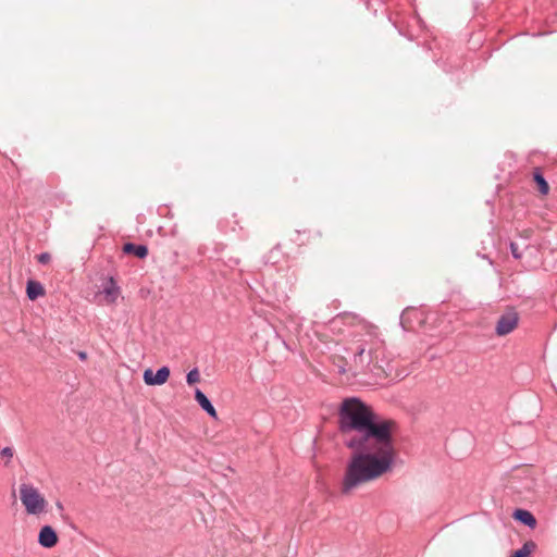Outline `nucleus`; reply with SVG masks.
I'll list each match as a JSON object with an SVG mask.
<instances>
[{
  "label": "nucleus",
  "instance_id": "obj_6",
  "mask_svg": "<svg viewBox=\"0 0 557 557\" xmlns=\"http://www.w3.org/2000/svg\"><path fill=\"white\" fill-rule=\"evenodd\" d=\"M518 322L519 315H500L495 327V333L498 336H505L515 330Z\"/></svg>",
  "mask_w": 557,
  "mask_h": 557
},
{
  "label": "nucleus",
  "instance_id": "obj_19",
  "mask_svg": "<svg viewBox=\"0 0 557 557\" xmlns=\"http://www.w3.org/2000/svg\"><path fill=\"white\" fill-rule=\"evenodd\" d=\"M363 354H364V347L359 346L357 351L355 352V359H357L358 357H361Z\"/></svg>",
  "mask_w": 557,
  "mask_h": 557
},
{
  "label": "nucleus",
  "instance_id": "obj_18",
  "mask_svg": "<svg viewBox=\"0 0 557 557\" xmlns=\"http://www.w3.org/2000/svg\"><path fill=\"white\" fill-rule=\"evenodd\" d=\"M510 250H511L512 256H513L516 259L521 258V252L519 251V249H518V245H517L516 243H511V244H510Z\"/></svg>",
  "mask_w": 557,
  "mask_h": 557
},
{
  "label": "nucleus",
  "instance_id": "obj_7",
  "mask_svg": "<svg viewBox=\"0 0 557 557\" xmlns=\"http://www.w3.org/2000/svg\"><path fill=\"white\" fill-rule=\"evenodd\" d=\"M38 543L44 548H51L58 543V534L51 525H44L38 534Z\"/></svg>",
  "mask_w": 557,
  "mask_h": 557
},
{
  "label": "nucleus",
  "instance_id": "obj_21",
  "mask_svg": "<svg viewBox=\"0 0 557 557\" xmlns=\"http://www.w3.org/2000/svg\"><path fill=\"white\" fill-rule=\"evenodd\" d=\"M454 438H455V436H453V437H450V438L448 440V444H449V445L453 443Z\"/></svg>",
  "mask_w": 557,
  "mask_h": 557
},
{
  "label": "nucleus",
  "instance_id": "obj_1",
  "mask_svg": "<svg viewBox=\"0 0 557 557\" xmlns=\"http://www.w3.org/2000/svg\"><path fill=\"white\" fill-rule=\"evenodd\" d=\"M394 422L381 418L358 397L345 398L338 409V430L346 447L392 441Z\"/></svg>",
  "mask_w": 557,
  "mask_h": 557
},
{
  "label": "nucleus",
  "instance_id": "obj_11",
  "mask_svg": "<svg viewBox=\"0 0 557 557\" xmlns=\"http://www.w3.org/2000/svg\"><path fill=\"white\" fill-rule=\"evenodd\" d=\"M123 251L126 253H133L136 257L143 259L148 255V248L145 245H135L133 243H127L123 247Z\"/></svg>",
  "mask_w": 557,
  "mask_h": 557
},
{
  "label": "nucleus",
  "instance_id": "obj_20",
  "mask_svg": "<svg viewBox=\"0 0 557 557\" xmlns=\"http://www.w3.org/2000/svg\"><path fill=\"white\" fill-rule=\"evenodd\" d=\"M77 356H78L79 360H82V361L87 359V352L86 351H79L77 354Z\"/></svg>",
  "mask_w": 557,
  "mask_h": 557
},
{
  "label": "nucleus",
  "instance_id": "obj_5",
  "mask_svg": "<svg viewBox=\"0 0 557 557\" xmlns=\"http://www.w3.org/2000/svg\"><path fill=\"white\" fill-rule=\"evenodd\" d=\"M399 324L407 332H421L423 330V315H399Z\"/></svg>",
  "mask_w": 557,
  "mask_h": 557
},
{
  "label": "nucleus",
  "instance_id": "obj_13",
  "mask_svg": "<svg viewBox=\"0 0 557 557\" xmlns=\"http://www.w3.org/2000/svg\"><path fill=\"white\" fill-rule=\"evenodd\" d=\"M535 546L536 545L534 542L528 541L522 545L521 548L515 550L509 557H530Z\"/></svg>",
  "mask_w": 557,
  "mask_h": 557
},
{
  "label": "nucleus",
  "instance_id": "obj_2",
  "mask_svg": "<svg viewBox=\"0 0 557 557\" xmlns=\"http://www.w3.org/2000/svg\"><path fill=\"white\" fill-rule=\"evenodd\" d=\"M348 448L352 450V454L342 481L344 494L377 479L386 473L394 463L393 440L381 444L369 443Z\"/></svg>",
  "mask_w": 557,
  "mask_h": 557
},
{
  "label": "nucleus",
  "instance_id": "obj_16",
  "mask_svg": "<svg viewBox=\"0 0 557 557\" xmlns=\"http://www.w3.org/2000/svg\"><path fill=\"white\" fill-rule=\"evenodd\" d=\"M0 455L5 458V466H8L13 456H14V449L10 446H7V447H3V448H0Z\"/></svg>",
  "mask_w": 557,
  "mask_h": 557
},
{
  "label": "nucleus",
  "instance_id": "obj_14",
  "mask_svg": "<svg viewBox=\"0 0 557 557\" xmlns=\"http://www.w3.org/2000/svg\"><path fill=\"white\" fill-rule=\"evenodd\" d=\"M199 380H200V373H199L198 368H194L188 371V373L186 375V382L188 385H193V384L199 382Z\"/></svg>",
  "mask_w": 557,
  "mask_h": 557
},
{
  "label": "nucleus",
  "instance_id": "obj_3",
  "mask_svg": "<svg viewBox=\"0 0 557 557\" xmlns=\"http://www.w3.org/2000/svg\"><path fill=\"white\" fill-rule=\"evenodd\" d=\"M21 502L28 515L41 513L46 508V499L38 490L29 484H22L20 487Z\"/></svg>",
  "mask_w": 557,
  "mask_h": 557
},
{
  "label": "nucleus",
  "instance_id": "obj_8",
  "mask_svg": "<svg viewBox=\"0 0 557 557\" xmlns=\"http://www.w3.org/2000/svg\"><path fill=\"white\" fill-rule=\"evenodd\" d=\"M195 400L209 417L218 419V412L214 406L212 405L211 400L199 388L195 389Z\"/></svg>",
  "mask_w": 557,
  "mask_h": 557
},
{
  "label": "nucleus",
  "instance_id": "obj_17",
  "mask_svg": "<svg viewBox=\"0 0 557 557\" xmlns=\"http://www.w3.org/2000/svg\"><path fill=\"white\" fill-rule=\"evenodd\" d=\"M37 259H38L39 263L46 264L51 260V256L48 252H42V253L38 255Z\"/></svg>",
  "mask_w": 557,
  "mask_h": 557
},
{
  "label": "nucleus",
  "instance_id": "obj_9",
  "mask_svg": "<svg viewBox=\"0 0 557 557\" xmlns=\"http://www.w3.org/2000/svg\"><path fill=\"white\" fill-rule=\"evenodd\" d=\"M512 517L515 518L516 521L530 529H534L536 527V519L534 515L527 509H516L513 511Z\"/></svg>",
  "mask_w": 557,
  "mask_h": 557
},
{
  "label": "nucleus",
  "instance_id": "obj_12",
  "mask_svg": "<svg viewBox=\"0 0 557 557\" xmlns=\"http://www.w3.org/2000/svg\"><path fill=\"white\" fill-rule=\"evenodd\" d=\"M26 293L29 299L34 300L44 294V287L39 282L28 281Z\"/></svg>",
  "mask_w": 557,
  "mask_h": 557
},
{
  "label": "nucleus",
  "instance_id": "obj_4",
  "mask_svg": "<svg viewBox=\"0 0 557 557\" xmlns=\"http://www.w3.org/2000/svg\"><path fill=\"white\" fill-rule=\"evenodd\" d=\"M170 376V369L166 366L160 367L156 372L152 369L148 368L144 371V382L147 385H162L164 384Z\"/></svg>",
  "mask_w": 557,
  "mask_h": 557
},
{
  "label": "nucleus",
  "instance_id": "obj_10",
  "mask_svg": "<svg viewBox=\"0 0 557 557\" xmlns=\"http://www.w3.org/2000/svg\"><path fill=\"white\" fill-rule=\"evenodd\" d=\"M120 290L112 278H110L102 290L103 298L107 302H114L119 297Z\"/></svg>",
  "mask_w": 557,
  "mask_h": 557
},
{
  "label": "nucleus",
  "instance_id": "obj_15",
  "mask_svg": "<svg viewBox=\"0 0 557 557\" xmlns=\"http://www.w3.org/2000/svg\"><path fill=\"white\" fill-rule=\"evenodd\" d=\"M534 178H535V182L539 185L540 191L543 195H546L548 193L549 187H548V184L545 181V178L541 174H537V173L535 174Z\"/></svg>",
  "mask_w": 557,
  "mask_h": 557
}]
</instances>
